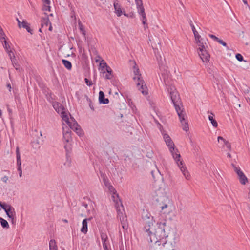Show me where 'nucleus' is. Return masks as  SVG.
Here are the masks:
<instances>
[{
	"mask_svg": "<svg viewBox=\"0 0 250 250\" xmlns=\"http://www.w3.org/2000/svg\"><path fill=\"white\" fill-rule=\"evenodd\" d=\"M235 57L236 59L239 62H242L243 61V57L240 54H236Z\"/></svg>",
	"mask_w": 250,
	"mask_h": 250,
	"instance_id": "473e14b6",
	"label": "nucleus"
},
{
	"mask_svg": "<svg viewBox=\"0 0 250 250\" xmlns=\"http://www.w3.org/2000/svg\"><path fill=\"white\" fill-rule=\"evenodd\" d=\"M133 14H132V15H130V16H129V17H133Z\"/></svg>",
	"mask_w": 250,
	"mask_h": 250,
	"instance_id": "338daca9",
	"label": "nucleus"
},
{
	"mask_svg": "<svg viewBox=\"0 0 250 250\" xmlns=\"http://www.w3.org/2000/svg\"><path fill=\"white\" fill-rule=\"evenodd\" d=\"M100 66L102 68V71H103V74H105V71L104 70L106 67L108 66L107 63L104 60H102L100 63Z\"/></svg>",
	"mask_w": 250,
	"mask_h": 250,
	"instance_id": "a878e982",
	"label": "nucleus"
},
{
	"mask_svg": "<svg viewBox=\"0 0 250 250\" xmlns=\"http://www.w3.org/2000/svg\"><path fill=\"white\" fill-rule=\"evenodd\" d=\"M88 220H90V218H89ZM87 219H84L82 222V227L81 229V231L84 234H86L87 232Z\"/></svg>",
	"mask_w": 250,
	"mask_h": 250,
	"instance_id": "a211bd4d",
	"label": "nucleus"
},
{
	"mask_svg": "<svg viewBox=\"0 0 250 250\" xmlns=\"http://www.w3.org/2000/svg\"><path fill=\"white\" fill-rule=\"evenodd\" d=\"M7 87L9 89V91H11V86L10 83H8L6 85Z\"/></svg>",
	"mask_w": 250,
	"mask_h": 250,
	"instance_id": "864d4df0",
	"label": "nucleus"
},
{
	"mask_svg": "<svg viewBox=\"0 0 250 250\" xmlns=\"http://www.w3.org/2000/svg\"><path fill=\"white\" fill-rule=\"evenodd\" d=\"M25 28L27 30V31L28 32H29V33H31V34H32V30L30 29V28L29 27V26H28V25H27V27Z\"/></svg>",
	"mask_w": 250,
	"mask_h": 250,
	"instance_id": "8fccbe9b",
	"label": "nucleus"
},
{
	"mask_svg": "<svg viewBox=\"0 0 250 250\" xmlns=\"http://www.w3.org/2000/svg\"><path fill=\"white\" fill-rule=\"evenodd\" d=\"M49 250H57L56 242L54 240L51 239L49 242Z\"/></svg>",
	"mask_w": 250,
	"mask_h": 250,
	"instance_id": "5701e85b",
	"label": "nucleus"
},
{
	"mask_svg": "<svg viewBox=\"0 0 250 250\" xmlns=\"http://www.w3.org/2000/svg\"><path fill=\"white\" fill-rule=\"evenodd\" d=\"M107 188H108L109 191L112 193V198L115 203V206L116 208L117 211L118 212L120 210L119 209L120 206L123 207V205L119 198L118 194L117 193L116 189L112 185H110Z\"/></svg>",
	"mask_w": 250,
	"mask_h": 250,
	"instance_id": "0eeeda50",
	"label": "nucleus"
},
{
	"mask_svg": "<svg viewBox=\"0 0 250 250\" xmlns=\"http://www.w3.org/2000/svg\"><path fill=\"white\" fill-rule=\"evenodd\" d=\"M237 176L239 180L242 185H245L248 182V178L245 175L242 171L241 172H239V173L237 174Z\"/></svg>",
	"mask_w": 250,
	"mask_h": 250,
	"instance_id": "2eb2a0df",
	"label": "nucleus"
},
{
	"mask_svg": "<svg viewBox=\"0 0 250 250\" xmlns=\"http://www.w3.org/2000/svg\"><path fill=\"white\" fill-rule=\"evenodd\" d=\"M0 207L4 209V211H6L8 208H9V207H11L12 206L10 205L6 204L5 203L0 202Z\"/></svg>",
	"mask_w": 250,
	"mask_h": 250,
	"instance_id": "cd10ccee",
	"label": "nucleus"
},
{
	"mask_svg": "<svg viewBox=\"0 0 250 250\" xmlns=\"http://www.w3.org/2000/svg\"><path fill=\"white\" fill-rule=\"evenodd\" d=\"M0 223L4 228H9V225L8 222L2 218H0Z\"/></svg>",
	"mask_w": 250,
	"mask_h": 250,
	"instance_id": "b1692460",
	"label": "nucleus"
},
{
	"mask_svg": "<svg viewBox=\"0 0 250 250\" xmlns=\"http://www.w3.org/2000/svg\"><path fill=\"white\" fill-rule=\"evenodd\" d=\"M42 24L45 23L46 25H47L48 22H49V19L48 17L42 18L41 20Z\"/></svg>",
	"mask_w": 250,
	"mask_h": 250,
	"instance_id": "7c9ffc66",
	"label": "nucleus"
},
{
	"mask_svg": "<svg viewBox=\"0 0 250 250\" xmlns=\"http://www.w3.org/2000/svg\"><path fill=\"white\" fill-rule=\"evenodd\" d=\"M196 41L198 46H199V49L200 51H201V50H202V49H206V47L204 45V42H203V39L197 40V41Z\"/></svg>",
	"mask_w": 250,
	"mask_h": 250,
	"instance_id": "412c9836",
	"label": "nucleus"
},
{
	"mask_svg": "<svg viewBox=\"0 0 250 250\" xmlns=\"http://www.w3.org/2000/svg\"><path fill=\"white\" fill-rule=\"evenodd\" d=\"M80 29L81 30L83 31V28L82 27V25H81V27H80Z\"/></svg>",
	"mask_w": 250,
	"mask_h": 250,
	"instance_id": "69168bd1",
	"label": "nucleus"
},
{
	"mask_svg": "<svg viewBox=\"0 0 250 250\" xmlns=\"http://www.w3.org/2000/svg\"><path fill=\"white\" fill-rule=\"evenodd\" d=\"M103 182H104V185L107 187H108L109 185H110V183L108 180V179L107 178H104V179H103Z\"/></svg>",
	"mask_w": 250,
	"mask_h": 250,
	"instance_id": "f704fd0d",
	"label": "nucleus"
},
{
	"mask_svg": "<svg viewBox=\"0 0 250 250\" xmlns=\"http://www.w3.org/2000/svg\"><path fill=\"white\" fill-rule=\"evenodd\" d=\"M163 138L167 146L168 147L169 150L171 153L173 159L182 172L183 175L186 179H189L190 178V174L187 170L186 167L184 166L183 162L182 160L181 159L180 154L178 149L175 147L173 142L172 141L170 136L167 134H164Z\"/></svg>",
	"mask_w": 250,
	"mask_h": 250,
	"instance_id": "f03ea898",
	"label": "nucleus"
},
{
	"mask_svg": "<svg viewBox=\"0 0 250 250\" xmlns=\"http://www.w3.org/2000/svg\"><path fill=\"white\" fill-rule=\"evenodd\" d=\"M238 106H239V107H241V104H238Z\"/></svg>",
	"mask_w": 250,
	"mask_h": 250,
	"instance_id": "774afa93",
	"label": "nucleus"
},
{
	"mask_svg": "<svg viewBox=\"0 0 250 250\" xmlns=\"http://www.w3.org/2000/svg\"><path fill=\"white\" fill-rule=\"evenodd\" d=\"M8 54V56H9L11 61L12 62V64L14 65V63H15V60H16V58L14 56L13 52L12 51H7Z\"/></svg>",
	"mask_w": 250,
	"mask_h": 250,
	"instance_id": "393cba45",
	"label": "nucleus"
},
{
	"mask_svg": "<svg viewBox=\"0 0 250 250\" xmlns=\"http://www.w3.org/2000/svg\"><path fill=\"white\" fill-rule=\"evenodd\" d=\"M3 42L4 43V47L5 49L6 50V51H8V49L10 48V46L8 44V42L5 40V39L4 40Z\"/></svg>",
	"mask_w": 250,
	"mask_h": 250,
	"instance_id": "e433bc0d",
	"label": "nucleus"
},
{
	"mask_svg": "<svg viewBox=\"0 0 250 250\" xmlns=\"http://www.w3.org/2000/svg\"><path fill=\"white\" fill-rule=\"evenodd\" d=\"M211 115H209L208 119L210 121L212 125L214 127H217L218 126V123L215 119L214 118V114L212 113H210Z\"/></svg>",
	"mask_w": 250,
	"mask_h": 250,
	"instance_id": "aec40b11",
	"label": "nucleus"
},
{
	"mask_svg": "<svg viewBox=\"0 0 250 250\" xmlns=\"http://www.w3.org/2000/svg\"><path fill=\"white\" fill-rule=\"evenodd\" d=\"M169 92L171 100L174 105L175 110L179 116V120L182 125L183 129L186 131H187L188 130L189 128L188 125V124L187 121L186 120L185 118V114L183 113V110L180 106V105L181 104L178 92L175 90L174 87H171Z\"/></svg>",
	"mask_w": 250,
	"mask_h": 250,
	"instance_id": "7ed1b4c3",
	"label": "nucleus"
},
{
	"mask_svg": "<svg viewBox=\"0 0 250 250\" xmlns=\"http://www.w3.org/2000/svg\"><path fill=\"white\" fill-rule=\"evenodd\" d=\"M8 180V177L7 176H4L1 178V180L4 183H7V181Z\"/></svg>",
	"mask_w": 250,
	"mask_h": 250,
	"instance_id": "a18cd8bd",
	"label": "nucleus"
},
{
	"mask_svg": "<svg viewBox=\"0 0 250 250\" xmlns=\"http://www.w3.org/2000/svg\"><path fill=\"white\" fill-rule=\"evenodd\" d=\"M27 25H28V23L27 22V21H23L22 22H21V26L23 28H25L27 27Z\"/></svg>",
	"mask_w": 250,
	"mask_h": 250,
	"instance_id": "ea45409f",
	"label": "nucleus"
},
{
	"mask_svg": "<svg viewBox=\"0 0 250 250\" xmlns=\"http://www.w3.org/2000/svg\"><path fill=\"white\" fill-rule=\"evenodd\" d=\"M42 1L43 2V3L45 4H47V5L50 4V1L49 0H42Z\"/></svg>",
	"mask_w": 250,
	"mask_h": 250,
	"instance_id": "09e8293b",
	"label": "nucleus"
},
{
	"mask_svg": "<svg viewBox=\"0 0 250 250\" xmlns=\"http://www.w3.org/2000/svg\"><path fill=\"white\" fill-rule=\"evenodd\" d=\"M103 246L104 250H108V246L106 243H103Z\"/></svg>",
	"mask_w": 250,
	"mask_h": 250,
	"instance_id": "49530a36",
	"label": "nucleus"
},
{
	"mask_svg": "<svg viewBox=\"0 0 250 250\" xmlns=\"http://www.w3.org/2000/svg\"><path fill=\"white\" fill-rule=\"evenodd\" d=\"M209 37L212 38V39H213L214 41H217L219 39V38L217 37H216L215 35H212V34H210L209 35Z\"/></svg>",
	"mask_w": 250,
	"mask_h": 250,
	"instance_id": "79ce46f5",
	"label": "nucleus"
},
{
	"mask_svg": "<svg viewBox=\"0 0 250 250\" xmlns=\"http://www.w3.org/2000/svg\"><path fill=\"white\" fill-rule=\"evenodd\" d=\"M105 71V72H106L107 73H112V70L111 68L109 66H107L106 68L104 70Z\"/></svg>",
	"mask_w": 250,
	"mask_h": 250,
	"instance_id": "a19ab883",
	"label": "nucleus"
},
{
	"mask_svg": "<svg viewBox=\"0 0 250 250\" xmlns=\"http://www.w3.org/2000/svg\"><path fill=\"white\" fill-rule=\"evenodd\" d=\"M247 102L249 103V104L250 105V98H248L247 99Z\"/></svg>",
	"mask_w": 250,
	"mask_h": 250,
	"instance_id": "bf43d9fd",
	"label": "nucleus"
},
{
	"mask_svg": "<svg viewBox=\"0 0 250 250\" xmlns=\"http://www.w3.org/2000/svg\"><path fill=\"white\" fill-rule=\"evenodd\" d=\"M2 39H5V35L3 31V29H1L0 30V40L2 41Z\"/></svg>",
	"mask_w": 250,
	"mask_h": 250,
	"instance_id": "2f4dec72",
	"label": "nucleus"
},
{
	"mask_svg": "<svg viewBox=\"0 0 250 250\" xmlns=\"http://www.w3.org/2000/svg\"><path fill=\"white\" fill-rule=\"evenodd\" d=\"M147 239L150 243H158L160 241L173 234L175 236L176 232L167 225L166 221L157 222L156 225L150 226V230H145Z\"/></svg>",
	"mask_w": 250,
	"mask_h": 250,
	"instance_id": "f257e3e1",
	"label": "nucleus"
},
{
	"mask_svg": "<svg viewBox=\"0 0 250 250\" xmlns=\"http://www.w3.org/2000/svg\"><path fill=\"white\" fill-rule=\"evenodd\" d=\"M16 20L18 22V26H19V28H21V22L20 21V20L18 18H17Z\"/></svg>",
	"mask_w": 250,
	"mask_h": 250,
	"instance_id": "603ef678",
	"label": "nucleus"
},
{
	"mask_svg": "<svg viewBox=\"0 0 250 250\" xmlns=\"http://www.w3.org/2000/svg\"><path fill=\"white\" fill-rule=\"evenodd\" d=\"M101 238L102 239V243H106L108 239L107 234L104 232L101 233Z\"/></svg>",
	"mask_w": 250,
	"mask_h": 250,
	"instance_id": "bb28decb",
	"label": "nucleus"
},
{
	"mask_svg": "<svg viewBox=\"0 0 250 250\" xmlns=\"http://www.w3.org/2000/svg\"><path fill=\"white\" fill-rule=\"evenodd\" d=\"M63 139L64 141L68 143L71 140V131L69 128H68L66 126V130H65L64 127L63 126Z\"/></svg>",
	"mask_w": 250,
	"mask_h": 250,
	"instance_id": "ddd939ff",
	"label": "nucleus"
},
{
	"mask_svg": "<svg viewBox=\"0 0 250 250\" xmlns=\"http://www.w3.org/2000/svg\"><path fill=\"white\" fill-rule=\"evenodd\" d=\"M124 16L129 17V15L128 14H126L125 12V11L123 9V14Z\"/></svg>",
	"mask_w": 250,
	"mask_h": 250,
	"instance_id": "3c124183",
	"label": "nucleus"
},
{
	"mask_svg": "<svg viewBox=\"0 0 250 250\" xmlns=\"http://www.w3.org/2000/svg\"><path fill=\"white\" fill-rule=\"evenodd\" d=\"M193 33L194 34L195 39L196 41H197V40L200 39L201 36L198 34V32L195 30V31H193Z\"/></svg>",
	"mask_w": 250,
	"mask_h": 250,
	"instance_id": "72a5a7b5",
	"label": "nucleus"
},
{
	"mask_svg": "<svg viewBox=\"0 0 250 250\" xmlns=\"http://www.w3.org/2000/svg\"><path fill=\"white\" fill-rule=\"evenodd\" d=\"M83 205L85 207V208H87L88 205L86 203H83Z\"/></svg>",
	"mask_w": 250,
	"mask_h": 250,
	"instance_id": "5fc2aeb1",
	"label": "nucleus"
},
{
	"mask_svg": "<svg viewBox=\"0 0 250 250\" xmlns=\"http://www.w3.org/2000/svg\"><path fill=\"white\" fill-rule=\"evenodd\" d=\"M53 106L58 113L61 114L62 120H68L67 113L64 111V107L61 104L57 102H53Z\"/></svg>",
	"mask_w": 250,
	"mask_h": 250,
	"instance_id": "9d476101",
	"label": "nucleus"
},
{
	"mask_svg": "<svg viewBox=\"0 0 250 250\" xmlns=\"http://www.w3.org/2000/svg\"><path fill=\"white\" fill-rule=\"evenodd\" d=\"M135 1L137 11L139 14L141 16V20L142 21L143 24L145 25H145L146 23L147 19L146 18V13L145 12V9L143 5L142 0H135Z\"/></svg>",
	"mask_w": 250,
	"mask_h": 250,
	"instance_id": "6e6552de",
	"label": "nucleus"
},
{
	"mask_svg": "<svg viewBox=\"0 0 250 250\" xmlns=\"http://www.w3.org/2000/svg\"><path fill=\"white\" fill-rule=\"evenodd\" d=\"M84 81L86 84L89 86H90L93 84L92 81L89 80L87 78H85Z\"/></svg>",
	"mask_w": 250,
	"mask_h": 250,
	"instance_id": "4c0bfd02",
	"label": "nucleus"
},
{
	"mask_svg": "<svg viewBox=\"0 0 250 250\" xmlns=\"http://www.w3.org/2000/svg\"><path fill=\"white\" fill-rule=\"evenodd\" d=\"M122 227H123V229H126L125 225H122Z\"/></svg>",
	"mask_w": 250,
	"mask_h": 250,
	"instance_id": "e2e57ef3",
	"label": "nucleus"
},
{
	"mask_svg": "<svg viewBox=\"0 0 250 250\" xmlns=\"http://www.w3.org/2000/svg\"><path fill=\"white\" fill-rule=\"evenodd\" d=\"M133 80L135 81L138 90L144 95H146L148 93V89L145 84V82L141 77V75L139 73V69L134 66Z\"/></svg>",
	"mask_w": 250,
	"mask_h": 250,
	"instance_id": "20e7f679",
	"label": "nucleus"
},
{
	"mask_svg": "<svg viewBox=\"0 0 250 250\" xmlns=\"http://www.w3.org/2000/svg\"><path fill=\"white\" fill-rule=\"evenodd\" d=\"M5 212L9 218H10L12 221L14 220L15 212L14 208L12 207L8 208Z\"/></svg>",
	"mask_w": 250,
	"mask_h": 250,
	"instance_id": "f3484780",
	"label": "nucleus"
},
{
	"mask_svg": "<svg viewBox=\"0 0 250 250\" xmlns=\"http://www.w3.org/2000/svg\"><path fill=\"white\" fill-rule=\"evenodd\" d=\"M199 56L204 62H208L209 61L210 55L206 49H202L198 52Z\"/></svg>",
	"mask_w": 250,
	"mask_h": 250,
	"instance_id": "9b49d317",
	"label": "nucleus"
},
{
	"mask_svg": "<svg viewBox=\"0 0 250 250\" xmlns=\"http://www.w3.org/2000/svg\"><path fill=\"white\" fill-rule=\"evenodd\" d=\"M162 202L159 203L160 212L165 215L169 214L174 209V206L171 200L166 196H163Z\"/></svg>",
	"mask_w": 250,
	"mask_h": 250,
	"instance_id": "39448f33",
	"label": "nucleus"
},
{
	"mask_svg": "<svg viewBox=\"0 0 250 250\" xmlns=\"http://www.w3.org/2000/svg\"><path fill=\"white\" fill-rule=\"evenodd\" d=\"M43 10L49 11L50 10V7L49 6V5L44 4V6L43 7Z\"/></svg>",
	"mask_w": 250,
	"mask_h": 250,
	"instance_id": "58836bf2",
	"label": "nucleus"
},
{
	"mask_svg": "<svg viewBox=\"0 0 250 250\" xmlns=\"http://www.w3.org/2000/svg\"><path fill=\"white\" fill-rule=\"evenodd\" d=\"M16 158H17V164L18 165V171L19 172L22 171L21 168V156L19 150V147L17 146L16 150Z\"/></svg>",
	"mask_w": 250,
	"mask_h": 250,
	"instance_id": "4468645a",
	"label": "nucleus"
},
{
	"mask_svg": "<svg viewBox=\"0 0 250 250\" xmlns=\"http://www.w3.org/2000/svg\"><path fill=\"white\" fill-rule=\"evenodd\" d=\"M227 157H228L229 158L231 157V154L229 153H228L227 154Z\"/></svg>",
	"mask_w": 250,
	"mask_h": 250,
	"instance_id": "4d7b16f0",
	"label": "nucleus"
},
{
	"mask_svg": "<svg viewBox=\"0 0 250 250\" xmlns=\"http://www.w3.org/2000/svg\"><path fill=\"white\" fill-rule=\"evenodd\" d=\"M113 6L115 13L118 17H120L123 14V9L121 8V5L118 0L114 1Z\"/></svg>",
	"mask_w": 250,
	"mask_h": 250,
	"instance_id": "f8f14e48",
	"label": "nucleus"
},
{
	"mask_svg": "<svg viewBox=\"0 0 250 250\" xmlns=\"http://www.w3.org/2000/svg\"><path fill=\"white\" fill-rule=\"evenodd\" d=\"M89 107L90 108V109L94 111V106H93V104H92L91 101L90 99L89 100Z\"/></svg>",
	"mask_w": 250,
	"mask_h": 250,
	"instance_id": "c03bdc74",
	"label": "nucleus"
},
{
	"mask_svg": "<svg viewBox=\"0 0 250 250\" xmlns=\"http://www.w3.org/2000/svg\"><path fill=\"white\" fill-rule=\"evenodd\" d=\"M22 171L21 172H19V176L20 177H22Z\"/></svg>",
	"mask_w": 250,
	"mask_h": 250,
	"instance_id": "052dcab7",
	"label": "nucleus"
},
{
	"mask_svg": "<svg viewBox=\"0 0 250 250\" xmlns=\"http://www.w3.org/2000/svg\"><path fill=\"white\" fill-rule=\"evenodd\" d=\"M14 65H13V66L15 68L16 70H19L20 69V66L18 64H17L16 62L14 63Z\"/></svg>",
	"mask_w": 250,
	"mask_h": 250,
	"instance_id": "de8ad7c7",
	"label": "nucleus"
},
{
	"mask_svg": "<svg viewBox=\"0 0 250 250\" xmlns=\"http://www.w3.org/2000/svg\"><path fill=\"white\" fill-rule=\"evenodd\" d=\"M189 24L192 28V31H195L196 29H195V26H194V24H193L191 20L190 21Z\"/></svg>",
	"mask_w": 250,
	"mask_h": 250,
	"instance_id": "37998d69",
	"label": "nucleus"
},
{
	"mask_svg": "<svg viewBox=\"0 0 250 250\" xmlns=\"http://www.w3.org/2000/svg\"><path fill=\"white\" fill-rule=\"evenodd\" d=\"M103 77L106 79H111L113 77V74L112 73H106L105 75H104Z\"/></svg>",
	"mask_w": 250,
	"mask_h": 250,
	"instance_id": "c9c22d12",
	"label": "nucleus"
},
{
	"mask_svg": "<svg viewBox=\"0 0 250 250\" xmlns=\"http://www.w3.org/2000/svg\"><path fill=\"white\" fill-rule=\"evenodd\" d=\"M62 62L64 66L68 70H71L72 68V64L70 61H67L65 59L62 60Z\"/></svg>",
	"mask_w": 250,
	"mask_h": 250,
	"instance_id": "4be33fe9",
	"label": "nucleus"
},
{
	"mask_svg": "<svg viewBox=\"0 0 250 250\" xmlns=\"http://www.w3.org/2000/svg\"><path fill=\"white\" fill-rule=\"evenodd\" d=\"M219 43L222 44L223 46L226 47L227 50H230L229 48L227 46V43L224 42L222 40L219 39L217 41Z\"/></svg>",
	"mask_w": 250,
	"mask_h": 250,
	"instance_id": "c85d7f7f",
	"label": "nucleus"
},
{
	"mask_svg": "<svg viewBox=\"0 0 250 250\" xmlns=\"http://www.w3.org/2000/svg\"><path fill=\"white\" fill-rule=\"evenodd\" d=\"M62 221L65 222V223H68V220L66 219H62Z\"/></svg>",
	"mask_w": 250,
	"mask_h": 250,
	"instance_id": "13d9d810",
	"label": "nucleus"
},
{
	"mask_svg": "<svg viewBox=\"0 0 250 250\" xmlns=\"http://www.w3.org/2000/svg\"><path fill=\"white\" fill-rule=\"evenodd\" d=\"M231 166L233 168L234 171L237 174H238V173H239V172H241L242 171L240 168L238 167H236L234 164H232Z\"/></svg>",
	"mask_w": 250,
	"mask_h": 250,
	"instance_id": "c756f323",
	"label": "nucleus"
},
{
	"mask_svg": "<svg viewBox=\"0 0 250 250\" xmlns=\"http://www.w3.org/2000/svg\"><path fill=\"white\" fill-rule=\"evenodd\" d=\"M249 198L250 200V188H249Z\"/></svg>",
	"mask_w": 250,
	"mask_h": 250,
	"instance_id": "680f3d73",
	"label": "nucleus"
},
{
	"mask_svg": "<svg viewBox=\"0 0 250 250\" xmlns=\"http://www.w3.org/2000/svg\"><path fill=\"white\" fill-rule=\"evenodd\" d=\"M142 216L145 223L144 227V231L150 230V226H153L155 223L153 217L149 213L145 210H143Z\"/></svg>",
	"mask_w": 250,
	"mask_h": 250,
	"instance_id": "423d86ee",
	"label": "nucleus"
},
{
	"mask_svg": "<svg viewBox=\"0 0 250 250\" xmlns=\"http://www.w3.org/2000/svg\"><path fill=\"white\" fill-rule=\"evenodd\" d=\"M99 103L103 104H107L109 103V100L107 98H105L104 94L103 91H100L99 93Z\"/></svg>",
	"mask_w": 250,
	"mask_h": 250,
	"instance_id": "dca6fc26",
	"label": "nucleus"
},
{
	"mask_svg": "<svg viewBox=\"0 0 250 250\" xmlns=\"http://www.w3.org/2000/svg\"><path fill=\"white\" fill-rule=\"evenodd\" d=\"M220 140H223V146H225L229 150H231V144L229 142V141L226 140L221 136L218 137V141L219 143L220 142Z\"/></svg>",
	"mask_w": 250,
	"mask_h": 250,
	"instance_id": "6ab92c4d",
	"label": "nucleus"
},
{
	"mask_svg": "<svg viewBox=\"0 0 250 250\" xmlns=\"http://www.w3.org/2000/svg\"><path fill=\"white\" fill-rule=\"evenodd\" d=\"M49 30L50 31H51V30H52V26H50L49 27Z\"/></svg>",
	"mask_w": 250,
	"mask_h": 250,
	"instance_id": "0e129e2a",
	"label": "nucleus"
},
{
	"mask_svg": "<svg viewBox=\"0 0 250 250\" xmlns=\"http://www.w3.org/2000/svg\"><path fill=\"white\" fill-rule=\"evenodd\" d=\"M63 120L67 123L71 129L75 131L79 135H81L82 134V131L80 126L73 118H71V120H70L68 117L67 120Z\"/></svg>",
	"mask_w": 250,
	"mask_h": 250,
	"instance_id": "1a4fd4ad",
	"label": "nucleus"
},
{
	"mask_svg": "<svg viewBox=\"0 0 250 250\" xmlns=\"http://www.w3.org/2000/svg\"><path fill=\"white\" fill-rule=\"evenodd\" d=\"M242 0L245 4L247 5L248 6H249L247 0Z\"/></svg>",
	"mask_w": 250,
	"mask_h": 250,
	"instance_id": "6e6d98bb",
	"label": "nucleus"
}]
</instances>
